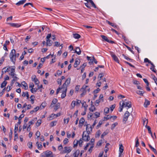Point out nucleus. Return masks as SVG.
<instances>
[{
  "mask_svg": "<svg viewBox=\"0 0 157 157\" xmlns=\"http://www.w3.org/2000/svg\"><path fill=\"white\" fill-rule=\"evenodd\" d=\"M144 63H149L151 64V65H152V67H153V69H152V67H151V70L154 72H156V70L155 69V66L151 61L149 60L147 58H145L144 59Z\"/></svg>",
  "mask_w": 157,
  "mask_h": 157,
  "instance_id": "7ed1b4c3",
  "label": "nucleus"
},
{
  "mask_svg": "<svg viewBox=\"0 0 157 157\" xmlns=\"http://www.w3.org/2000/svg\"><path fill=\"white\" fill-rule=\"evenodd\" d=\"M92 106H91V108H89V110L90 111L93 112L94 111L96 110V108L94 107V105H92Z\"/></svg>",
  "mask_w": 157,
  "mask_h": 157,
  "instance_id": "37998d69",
  "label": "nucleus"
},
{
  "mask_svg": "<svg viewBox=\"0 0 157 157\" xmlns=\"http://www.w3.org/2000/svg\"><path fill=\"white\" fill-rule=\"evenodd\" d=\"M33 97L34 98H35V96L34 95H32L30 97V98L31 99V103L32 104H33L34 103V99L32 98Z\"/></svg>",
  "mask_w": 157,
  "mask_h": 157,
  "instance_id": "de8ad7c7",
  "label": "nucleus"
},
{
  "mask_svg": "<svg viewBox=\"0 0 157 157\" xmlns=\"http://www.w3.org/2000/svg\"><path fill=\"white\" fill-rule=\"evenodd\" d=\"M94 114L96 116V118H97L100 117V113L98 112H96L94 113Z\"/></svg>",
  "mask_w": 157,
  "mask_h": 157,
  "instance_id": "8fccbe9b",
  "label": "nucleus"
},
{
  "mask_svg": "<svg viewBox=\"0 0 157 157\" xmlns=\"http://www.w3.org/2000/svg\"><path fill=\"white\" fill-rule=\"evenodd\" d=\"M11 72H15V67L14 66L10 67Z\"/></svg>",
  "mask_w": 157,
  "mask_h": 157,
  "instance_id": "864d4df0",
  "label": "nucleus"
},
{
  "mask_svg": "<svg viewBox=\"0 0 157 157\" xmlns=\"http://www.w3.org/2000/svg\"><path fill=\"white\" fill-rule=\"evenodd\" d=\"M71 80V79L70 78H68L64 83V84L67 86L70 83Z\"/></svg>",
  "mask_w": 157,
  "mask_h": 157,
  "instance_id": "412c9836",
  "label": "nucleus"
},
{
  "mask_svg": "<svg viewBox=\"0 0 157 157\" xmlns=\"http://www.w3.org/2000/svg\"><path fill=\"white\" fill-rule=\"evenodd\" d=\"M7 83V82L5 80H4L1 84V87L2 88L5 87L6 86Z\"/></svg>",
  "mask_w": 157,
  "mask_h": 157,
  "instance_id": "a878e982",
  "label": "nucleus"
},
{
  "mask_svg": "<svg viewBox=\"0 0 157 157\" xmlns=\"http://www.w3.org/2000/svg\"><path fill=\"white\" fill-rule=\"evenodd\" d=\"M145 101L144 103V106L145 107H147V106L150 104V101L145 99Z\"/></svg>",
  "mask_w": 157,
  "mask_h": 157,
  "instance_id": "2eb2a0df",
  "label": "nucleus"
},
{
  "mask_svg": "<svg viewBox=\"0 0 157 157\" xmlns=\"http://www.w3.org/2000/svg\"><path fill=\"white\" fill-rule=\"evenodd\" d=\"M64 150L63 151L64 153H68L71 152L72 148L71 147H64Z\"/></svg>",
  "mask_w": 157,
  "mask_h": 157,
  "instance_id": "423d86ee",
  "label": "nucleus"
},
{
  "mask_svg": "<svg viewBox=\"0 0 157 157\" xmlns=\"http://www.w3.org/2000/svg\"><path fill=\"white\" fill-rule=\"evenodd\" d=\"M136 144L135 145V147H137L139 145V139L137 137L136 139Z\"/></svg>",
  "mask_w": 157,
  "mask_h": 157,
  "instance_id": "a19ab883",
  "label": "nucleus"
},
{
  "mask_svg": "<svg viewBox=\"0 0 157 157\" xmlns=\"http://www.w3.org/2000/svg\"><path fill=\"white\" fill-rule=\"evenodd\" d=\"M144 93V91H140V90L137 91L136 92V93L137 94H138L140 95H143V94Z\"/></svg>",
  "mask_w": 157,
  "mask_h": 157,
  "instance_id": "a18cd8bd",
  "label": "nucleus"
},
{
  "mask_svg": "<svg viewBox=\"0 0 157 157\" xmlns=\"http://www.w3.org/2000/svg\"><path fill=\"white\" fill-rule=\"evenodd\" d=\"M62 93L61 95V98H63L66 96L67 90L66 89L65 91H62Z\"/></svg>",
  "mask_w": 157,
  "mask_h": 157,
  "instance_id": "4be33fe9",
  "label": "nucleus"
},
{
  "mask_svg": "<svg viewBox=\"0 0 157 157\" xmlns=\"http://www.w3.org/2000/svg\"><path fill=\"white\" fill-rule=\"evenodd\" d=\"M32 80L34 81L36 84L38 85L39 84L40 82L38 79L36 78V75H34L32 77Z\"/></svg>",
  "mask_w": 157,
  "mask_h": 157,
  "instance_id": "6e6552de",
  "label": "nucleus"
},
{
  "mask_svg": "<svg viewBox=\"0 0 157 157\" xmlns=\"http://www.w3.org/2000/svg\"><path fill=\"white\" fill-rule=\"evenodd\" d=\"M79 141L76 140H75L73 142V147L75 148L77 146L78 144L79 143Z\"/></svg>",
  "mask_w": 157,
  "mask_h": 157,
  "instance_id": "393cba45",
  "label": "nucleus"
},
{
  "mask_svg": "<svg viewBox=\"0 0 157 157\" xmlns=\"http://www.w3.org/2000/svg\"><path fill=\"white\" fill-rule=\"evenodd\" d=\"M124 103L125 104V105H124V107H127L128 108H130L132 107V103L130 101H128L125 103Z\"/></svg>",
  "mask_w": 157,
  "mask_h": 157,
  "instance_id": "ddd939ff",
  "label": "nucleus"
},
{
  "mask_svg": "<svg viewBox=\"0 0 157 157\" xmlns=\"http://www.w3.org/2000/svg\"><path fill=\"white\" fill-rule=\"evenodd\" d=\"M108 133L107 132H104L101 135V138H103Z\"/></svg>",
  "mask_w": 157,
  "mask_h": 157,
  "instance_id": "69168bd1",
  "label": "nucleus"
},
{
  "mask_svg": "<svg viewBox=\"0 0 157 157\" xmlns=\"http://www.w3.org/2000/svg\"><path fill=\"white\" fill-rule=\"evenodd\" d=\"M122 56H124V58L125 59H127V60H129L130 62H132L133 61V59L129 58L127 56L125 55H124V54H123Z\"/></svg>",
  "mask_w": 157,
  "mask_h": 157,
  "instance_id": "7c9ffc66",
  "label": "nucleus"
},
{
  "mask_svg": "<svg viewBox=\"0 0 157 157\" xmlns=\"http://www.w3.org/2000/svg\"><path fill=\"white\" fill-rule=\"evenodd\" d=\"M124 151V147L123 146V145L121 144L119 145V156H120L121 154H122V153L123 152V151Z\"/></svg>",
  "mask_w": 157,
  "mask_h": 157,
  "instance_id": "f8f14e48",
  "label": "nucleus"
},
{
  "mask_svg": "<svg viewBox=\"0 0 157 157\" xmlns=\"http://www.w3.org/2000/svg\"><path fill=\"white\" fill-rule=\"evenodd\" d=\"M95 141V139L93 138L91 139L90 141V144H91L92 145H94V143Z\"/></svg>",
  "mask_w": 157,
  "mask_h": 157,
  "instance_id": "49530a36",
  "label": "nucleus"
},
{
  "mask_svg": "<svg viewBox=\"0 0 157 157\" xmlns=\"http://www.w3.org/2000/svg\"><path fill=\"white\" fill-rule=\"evenodd\" d=\"M34 87V85L33 83H31L29 84V87L32 88V89L30 90V91L32 93H33V87Z\"/></svg>",
  "mask_w": 157,
  "mask_h": 157,
  "instance_id": "2f4dec72",
  "label": "nucleus"
},
{
  "mask_svg": "<svg viewBox=\"0 0 157 157\" xmlns=\"http://www.w3.org/2000/svg\"><path fill=\"white\" fill-rule=\"evenodd\" d=\"M41 120L39 119V120H38L37 121V122L36 124V125L37 127L39 126L40 125V124H41Z\"/></svg>",
  "mask_w": 157,
  "mask_h": 157,
  "instance_id": "79ce46f5",
  "label": "nucleus"
},
{
  "mask_svg": "<svg viewBox=\"0 0 157 157\" xmlns=\"http://www.w3.org/2000/svg\"><path fill=\"white\" fill-rule=\"evenodd\" d=\"M46 44L47 46H51L52 45V42L49 39L46 40Z\"/></svg>",
  "mask_w": 157,
  "mask_h": 157,
  "instance_id": "6ab92c4d",
  "label": "nucleus"
},
{
  "mask_svg": "<svg viewBox=\"0 0 157 157\" xmlns=\"http://www.w3.org/2000/svg\"><path fill=\"white\" fill-rule=\"evenodd\" d=\"M148 146L154 152L155 154H157V151L150 144H148Z\"/></svg>",
  "mask_w": 157,
  "mask_h": 157,
  "instance_id": "f3484780",
  "label": "nucleus"
},
{
  "mask_svg": "<svg viewBox=\"0 0 157 157\" xmlns=\"http://www.w3.org/2000/svg\"><path fill=\"white\" fill-rule=\"evenodd\" d=\"M57 122V121H55L52 122L50 123V125L51 127H52L56 125V124Z\"/></svg>",
  "mask_w": 157,
  "mask_h": 157,
  "instance_id": "473e14b6",
  "label": "nucleus"
},
{
  "mask_svg": "<svg viewBox=\"0 0 157 157\" xmlns=\"http://www.w3.org/2000/svg\"><path fill=\"white\" fill-rule=\"evenodd\" d=\"M110 54L113 59V60L116 61V62L119 63V60L117 58V56L114 54V53L112 52H110Z\"/></svg>",
  "mask_w": 157,
  "mask_h": 157,
  "instance_id": "20e7f679",
  "label": "nucleus"
},
{
  "mask_svg": "<svg viewBox=\"0 0 157 157\" xmlns=\"http://www.w3.org/2000/svg\"><path fill=\"white\" fill-rule=\"evenodd\" d=\"M40 135V132L39 131H37L36 133V135L37 136V138L39 137Z\"/></svg>",
  "mask_w": 157,
  "mask_h": 157,
  "instance_id": "338daca9",
  "label": "nucleus"
},
{
  "mask_svg": "<svg viewBox=\"0 0 157 157\" xmlns=\"http://www.w3.org/2000/svg\"><path fill=\"white\" fill-rule=\"evenodd\" d=\"M85 105H84V103H82V106L84 107V111L86 112L87 110V108L88 107V105L87 104H86V102H85Z\"/></svg>",
  "mask_w": 157,
  "mask_h": 157,
  "instance_id": "ea45409f",
  "label": "nucleus"
},
{
  "mask_svg": "<svg viewBox=\"0 0 157 157\" xmlns=\"http://www.w3.org/2000/svg\"><path fill=\"white\" fill-rule=\"evenodd\" d=\"M61 115V113H57V114H52L51 116H50V118H54L55 117H58L60 116Z\"/></svg>",
  "mask_w": 157,
  "mask_h": 157,
  "instance_id": "dca6fc26",
  "label": "nucleus"
},
{
  "mask_svg": "<svg viewBox=\"0 0 157 157\" xmlns=\"http://www.w3.org/2000/svg\"><path fill=\"white\" fill-rule=\"evenodd\" d=\"M21 84L24 87L25 90H27L28 88L27 85L25 82L23 81L22 82Z\"/></svg>",
  "mask_w": 157,
  "mask_h": 157,
  "instance_id": "cd10ccee",
  "label": "nucleus"
},
{
  "mask_svg": "<svg viewBox=\"0 0 157 157\" xmlns=\"http://www.w3.org/2000/svg\"><path fill=\"white\" fill-rule=\"evenodd\" d=\"M60 107V105L59 103H57L56 104L55 107L54 108V110L56 111Z\"/></svg>",
  "mask_w": 157,
  "mask_h": 157,
  "instance_id": "58836bf2",
  "label": "nucleus"
},
{
  "mask_svg": "<svg viewBox=\"0 0 157 157\" xmlns=\"http://www.w3.org/2000/svg\"><path fill=\"white\" fill-rule=\"evenodd\" d=\"M124 62L125 63H126L128 64V65L129 66H130V67H132L133 68H135V67L133 66V65H132V64H131L130 63L128 62H127V61H124Z\"/></svg>",
  "mask_w": 157,
  "mask_h": 157,
  "instance_id": "0e129e2a",
  "label": "nucleus"
},
{
  "mask_svg": "<svg viewBox=\"0 0 157 157\" xmlns=\"http://www.w3.org/2000/svg\"><path fill=\"white\" fill-rule=\"evenodd\" d=\"M36 145H37L38 149H39L40 148H41L43 147L42 144H39L38 142L36 143Z\"/></svg>",
  "mask_w": 157,
  "mask_h": 157,
  "instance_id": "c03bdc74",
  "label": "nucleus"
},
{
  "mask_svg": "<svg viewBox=\"0 0 157 157\" xmlns=\"http://www.w3.org/2000/svg\"><path fill=\"white\" fill-rule=\"evenodd\" d=\"M102 123V122L101 121H100L98 123V124L97 126V128H99Z\"/></svg>",
  "mask_w": 157,
  "mask_h": 157,
  "instance_id": "680f3d73",
  "label": "nucleus"
},
{
  "mask_svg": "<svg viewBox=\"0 0 157 157\" xmlns=\"http://www.w3.org/2000/svg\"><path fill=\"white\" fill-rule=\"evenodd\" d=\"M125 105V104L124 103V102H123L122 103V105L121 106V103H120V106L119 107L120 110H119V112H121L122 111L123 109V107H124V105Z\"/></svg>",
  "mask_w": 157,
  "mask_h": 157,
  "instance_id": "bb28decb",
  "label": "nucleus"
},
{
  "mask_svg": "<svg viewBox=\"0 0 157 157\" xmlns=\"http://www.w3.org/2000/svg\"><path fill=\"white\" fill-rule=\"evenodd\" d=\"M67 85L65 84L64 83L63 84V86L61 87V88H62V89H63L62 91H65L66 89L67 90Z\"/></svg>",
  "mask_w": 157,
  "mask_h": 157,
  "instance_id": "f704fd0d",
  "label": "nucleus"
},
{
  "mask_svg": "<svg viewBox=\"0 0 157 157\" xmlns=\"http://www.w3.org/2000/svg\"><path fill=\"white\" fill-rule=\"evenodd\" d=\"M29 5H30L32 7H33V5L32 3H27L25 4L23 6L24 7H25V6H28Z\"/></svg>",
  "mask_w": 157,
  "mask_h": 157,
  "instance_id": "5fc2aeb1",
  "label": "nucleus"
},
{
  "mask_svg": "<svg viewBox=\"0 0 157 157\" xmlns=\"http://www.w3.org/2000/svg\"><path fill=\"white\" fill-rule=\"evenodd\" d=\"M85 121V119L83 117H82L80 120L79 124L82 126Z\"/></svg>",
  "mask_w": 157,
  "mask_h": 157,
  "instance_id": "aec40b11",
  "label": "nucleus"
},
{
  "mask_svg": "<svg viewBox=\"0 0 157 157\" xmlns=\"http://www.w3.org/2000/svg\"><path fill=\"white\" fill-rule=\"evenodd\" d=\"M101 37L103 40L107 42H109V40L107 38V37L104 35H101Z\"/></svg>",
  "mask_w": 157,
  "mask_h": 157,
  "instance_id": "4c0bfd02",
  "label": "nucleus"
},
{
  "mask_svg": "<svg viewBox=\"0 0 157 157\" xmlns=\"http://www.w3.org/2000/svg\"><path fill=\"white\" fill-rule=\"evenodd\" d=\"M106 22L107 23H108L110 25L114 28H118V26L114 23L110 22L108 20H106Z\"/></svg>",
  "mask_w": 157,
  "mask_h": 157,
  "instance_id": "9d476101",
  "label": "nucleus"
},
{
  "mask_svg": "<svg viewBox=\"0 0 157 157\" xmlns=\"http://www.w3.org/2000/svg\"><path fill=\"white\" fill-rule=\"evenodd\" d=\"M16 50L14 49H13L11 50V52H10L9 55L11 61L14 64L16 61V58L18 57L19 56V54L18 53H16Z\"/></svg>",
  "mask_w": 157,
  "mask_h": 157,
  "instance_id": "f257e3e1",
  "label": "nucleus"
},
{
  "mask_svg": "<svg viewBox=\"0 0 157 157\" xmlns=\"http://www.w3.org/2000/svg\"><path fill=\"white\" fill-rule=\"evenodd\" d=\"M57 101H58V100L56 99V98L54 99L52 101V103H51L50 106L52 107L53 106H52V104H56L57 102Z\"/></svg>",
  "mask_w": 157,
  "mask_h": 157,
  "instance_id": "c85d7f7f",
  "label": "nucleus"
},
{
  "mask_svg": "<svg viewBox=\"0 0 157 157\" xmlns=\"http://www.w3.org/2000/svg\"><path fill=\"white\" fill-rule=\"evenodd\" d=\"M79 152L80 151L79 150H77L74 154V155H75L74 157H78L79 153Z\"/></svg>",
  "mask_w": 157,
  "mask_h": 157,
  "instance_id": "c9c22d12",
  "label": "nucleus"
},
{
  "mask_svg": "<svg viewBox=\"0 0 157 157\" xmlns=\"http://www.w3.org/2000/svg\"><path fill=\"white\" fill-rule=\"evenodd\" d=\"M45 155H46V157H53L52 155V151L47 150L44 151Z\"/></svg>",
  "mask_w": 157,
  "mask_h": 157,
  "instance_id": "0eeeda50",
  "label": "nucleus"
},
{
  "mask_svg": "<svg viewBox=\"0 0 157 157\" xmlns=\"http://www.w3.org/2000/svg\"><path fill=\"white\" fill-rule=\"evenodd\" d=\"M109 108L108 107H106L104 109V113H105V114H106L108 113L109 112Z\"/></svg>",
  "mask_w": 157,
  "mask_h": 157,
  "instance_id": "e433bc0d",
  "label": "nucleus"
},
{
  "mask_svg": "<svg viewBox=\"0 0 157 157\" xmlns=\"http://www.w3.org/2000/svg\"><path fill=\"white\" fill-rule=\"evenodd\" d=\"M104 118L106 120H109L112 118V116L109 115H107L106 117H105Z\"/></svg>",
  "mask_w": 157,
  "mask_h": 157,
  "instance_id": "774afa93",
  "label": "nucleus"
},
{
  "mask_svg": "<svg viewBox=\"0 0 157 157\" xmlns=\"http://www.w3.org/2000/svg\"><path fill=\"white\" fill-rule=\"evenodd\" d=\"M102 143V140H100L97 143V145L98 146H101Z\"/></svg>",
  "mask_w": 157,
  "mask_h": 157,
  "instance_id": "13d9d810",
  "label": "nucleus"
},
{
  "mask_svg": "<svg viewBox=\"0 0 157 157\" xmlns=\"http://www.w3.org/2000/svg\"><path fill=\"white\" fill-rule=\"evenodd\" d=\"M75 104H76V101H73L71 103V109H73L74 108V107L75 105Z\"/></svg>",
  "mask_w": 157,
  "mask_h": 157,
  "instance_id": "72a5a7b5",
  "label": "nucleus"
},
{
  "mask_svg": "<svg viewBox=\"0 0 157 157\" xmlns=\"http://www.w3.org/2000/svg\"><path fill=\"white\" fill-rule=\"evenodd\" d=\"M79 87H80L79 85H76L75 87V92L76 91L77 92H78L79 89Z\"/></svg>",
  "mask_w": 157,
  "mask_h": 157,
  "instance_id": "052dcab7",
  "label": "nucleus"
},
{
  "mask_svg": "<svg viewBox=\"0 0 157 157\" xmlns=\"http://www.w3.org/2000/svg\"><path fill=\"white\" fill-rule=\"evenodd\" d=\"M68 142V139L66 138H65L63 141V143L65 145L66 144H67Z\"/></svg>",
  "mask_w": 157,
  "mask_h": 157,
  "instance_id": "6e6d98bb",
  "label": "nucleus"
},
{
  "mask_svg": "<svg viewBox=\"0 0 157 157\" xmlns=\"http://www.w3.org/2000/svg\"><path fill=\"white\" fill-rule=\"evenodd\" d=\"M129 115L130 113L128 112V111H127L124 115L123 119V121L126 122L127 121Z\"/></svg>",
  "mask_w": 157,
  "mask_h": 157,
  "instance_id": "39448f33",
  "label": "nucleus"
},
{
  "mask_svg": "<svg viewBox=\"0 0 157 157\" xmlns=\"http://www.w3.org/2000/svg\"><path fill=\"white\" fill-rule=\"evenodd\" d=\"M117 122H116L113 124L111 126V129L112 130H113L115 128L116 126H117Z\"/></svg>",
  "mask_w": 157,
  "mask_h": 157,
  "instance_id": "09e8293b",
  "label": "nucleus"
},
{
  "mask_svg": "<svg viewBox=\"0 0 157 157\" xmlns=\"http://www.w3.org/2000/svg\"><path fill=\"white\" fill-rule=\"evenodd\" d=\"M73 36L76 39H78L81 37L80 35L77 33L73 34Z\"/></svg>",
  "mask_w": 157,
  "mask_h": 157,
  "instance_id": "b1692460",
  "label": "nucleus"
},
{
  "mask_svg": "<svg viewBox=\"0 0 157 157\" xmlns=\"http://www.w3.org/2000/svg\"><path fill=\"white\" fill-rule=\"evenodd\" d=\"M7 24L10 25V26L12 27L16 28H18L21 26V25L20 24L18 23H8Z\"/></svg>",
  "mask_w": 157,
  "mask_h": 157,
  "instance_id": "1a4fd4ad",
  "label": "nucleus"
},
{
  "mask_svg": "<svg viewBox=\"0 0 157 157\" xmlns=\"http://www.w3.org/2000/svg\"><path fill=\"white\" fill-rule=\"evenodd\" d=\"M87 87L88 86H86L85 85H83L82 88L80 90H86V89Z\"/></svg>",
  "mask_w": 157,
  "mask_h": 157,
  "instance_id": "3c124183",
  "label": "nucleus"
},
{
  "mask_svg": "<svg viewBox=\"0 0 157 157\" xmlns=\"http://www.w3.org/2000/svg\"><path fill=\"white\" fill-rule=\"evenodd\" d=\"M81 51L79 47H77L76 48L75 50V53H76L78 55H79L81 54Z\"/></svg>",
  "mask_w": 157,
  "mask_h": 157,
  "instance_id": "4468645a",
  "label": "nucleus"
},
{
  "mask_svg": "<svg viewBox=\"0 0 157 157\" xmlns=\"http://www.w3.org/2000/svg\"><path fill=\"white\" fill-rule=\"evenodd\" d=\"M28 145L29 148H31L32 147V143L31 142H29L28 144Z\"/></svg>",
  "mask_w": 157,
  "mask_h": 157,
  "instance_id": "4d7b16f0",
  "label": "nucleus"
},
{
  "mask_svg": "<svg viewBox=\"0 0 157 157\" xmlns=\"http://www.w3.org/2000/svg\"><path fill=\"white\" fill-rule=\"evenodd\" d=\"M6 67V68L4 70V71L5 73L6 72H9L10 71V67L9 66H8Z\"/></svg>",
  "mask_w": 157,
  "mask_h": 157,
  "instance_id": "603ef678",
  "label": "nucleus"
},
{
  "mask_svg": "<svg viewBox=\"0 0 157 157\" xmlns=\"http://www.w3.org/2000/svg\"><path fill=\"white\" fill-rule=\"evenodd\" d=\"M88 125L86 126V131H84L82 135V138L83 140L85 141H89L90 139V137L89 136L90 133V131L88 130Z\"/></svg>",
  "mask_w": 157,
  "mask_h": 157,
  "instance_id": "f03ea898",
  "label": "nucleus"
},
{
  "mask_svg": "<svg viewBox=\"0 0 157 157\" xmlns=\"http://www.w3.org/2000/svg\"><path fill=\"white\" fill-rule=\"evenodd\" d=\"M125 45L129 51H130L132 53L134 54V51L131 49L130 47H129L128 46L126 45Z\"/></svg>",
  "mask_w": 157,
  "mask_h": 157,
  "instance_id": "bf43d9fd",
  "label": "nucleus"
},
{
  "mask_svg": "<svg viewBox=\"0 0 157 157\" xmlns=\"http://www.w3.org/2000/svg\"><path fill=\"white\" fill-rule=\"evenodd\" d=\"M124 62L125 63H126L128 64V65L129 66H130V67H132L133 68H135V67L133 66V65H132V64H131L130 63L128 62H127V61H124Z\"/></svg>",
  "mask_w": 157,
  "mask_h": 157,
  "instance_id": "e2e57ef3",
  "label": "nucleus"
},
{
  "mask_svg": "<svg viewBox=\"0 0 157 157\" xmlns=\"http://www.w3.org/2000/svg\"><path fill=\"white\" fill-rule=\"evenodd\" d=\"M26 0H21L19 1L16 4L17 6H20L24 4L26 2Z\"/></svg>",
  "mask_w": 157,
  "mask_h": 157,
  "instance_id": "a211bd4d",
  "label": "nucleus"
},
{
  "mask_svg": "<svg viewBox=\"0 0 157 157\" xmlns=\"http://www.w3.org/2000/svg\"><path fill=\"white\" fill-rule=\"evenodd\" d=\"M146 127L147 128V129L148 130V133L149 134H151V136H152V132H151V128L150 127L148 126H147V125H146Z\"/></svg>",
  "mask_w": 157,
  "mask_h": 157,
  "instance_id": "c756f323",
  "label": "nucleus"
},
{
  "mask_svg": "<svg viewBox=\"0 0 157 157\" xmlns=\"http://www.w3.org/2000/svg\"><path fill=\"white\" fill-rule=\"evenodd\" d=\"M39 106H37L34 109V110H32L30 112V113L33 114L34 112H36L39 109Z\"/></svg>",
  "mask_w": 157,
  "mask_h": 157,
  "instance_id": "5701e85b",
  "label": "nucleus"
},
{
  "mask_svg": "<svg viewBox=\"0 0 157 157\" xmlns=\"http://www.w3.org/2000/svg\"><path fill=\"white\" fill-rule=\"evenodd\" d=\"M80 63V60L78 59H76L75 60V63L74 64V67L76 68L79 64Z\"/></svg>",
  "mask_w": 157,
  "mask_h": 157,
  "instance_id": "9b49d317",
  "label": "nucleus"
}]
</instances>
